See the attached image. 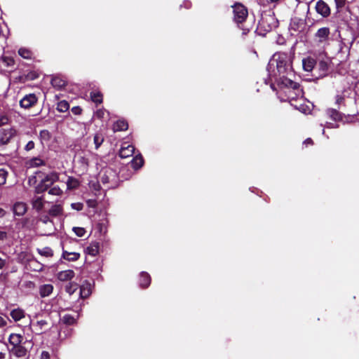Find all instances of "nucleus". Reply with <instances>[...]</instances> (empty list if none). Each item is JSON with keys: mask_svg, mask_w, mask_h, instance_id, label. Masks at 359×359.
I'll return each mask as SVG.
<instances>
[{"mask_svg": "<svg viewBox=\"0 0 359 359\" xmlns=\"http://www.w3.org/2000/svg\"><path fill=\"white\" fill-rule=\"evenodd\" d=\"M267 71L271 80H274L280 90L279 97L282 93L285 97H281L283 101L291 102L299 97H302V90L299 83L294 82L291 77L293 76L292 59L286 53H275L269 62Z\"/></svg>", "mask_w": 359, "mask_h": 359, "instance_id": "obj_1", "label": "nucleus"}, {"mask_svg": "<svg viewBox=\"0 0 359 359\" xmlns=\"http://www.w3.org/2000/svg\"><path fill=\"white\" fill-rule=\"evenodd\" d=\"M233 20L239 24L245 20L248 17V9L240 3L235 4L233 6Z\"/></svg>", "mask_w": 359, "mask_h": 359, "instance_id": "obj_2", "label": "nucleus"}, {"mask_svg": "<svg viewBox=\"0 0 359 359\" xmlns=\"http://www.w3.org/2000/svg\"><path fill=\"white\" fill-rule=\"evenodd\" d=\"M15 135V130L13 128L0 130V146L7 144Z\"/></svg>", "mask_w": 359, "mask_h": 359, "instance_id": "obj_3", "label": "nucleus"}, {"mask_svg": "<svg viewBox=\"0 0 359 359\" xmlns=\"http://www.w3.org/2000/svg\"><path fill=\"white\" fill-rule=\"evenodd\" d=\"M37 97L35 94L30 93L24 96L20 101V105L22 108L29 109L34 106L37 102Z\"/></svg>", "mask_w": 359, "mask_h": 359, "instance_id": "obj_4", "label": "nucleus"}, {"mask_svg": "<svg viewBox=\"0 0 359 359\" xmlns=\"http://www.w3.org/2000/svg\"><path fill=\"white\" fill-rule=\"evenodd\" d=\"M330 36V29L327 27L320 28L315 34L316 40L320 44L327 42Z\"/></svg>", "mask_w": 359, "mask_h": 359, "instance_id": "obj_5", "label": "nucleus"}, {"mask_svg": "<svg viewBox=\"0 0 359 359\" xmlns=\"http://www.w3.org/2000/svg\"><path fill=\"white\" fill-rule=\"evenodd\" d=\"M135 152V147L132 144H128L124 142L121 145V148L119 151V156L122 158H126L133 155Z\"/></svg>", "mask_w": 359, "mask_h": 359, "instance_id": "obj_6", "label": "nucleus"}, {"mask_svg": "<svg viewBox=\"0 0 359 359\" xmlns=\"http://www.w3.org/2000/svg\"><path fill=\"white\" fill-rule=\"evenodd\" d=\"M316 9L317 13L323 17H327L330 14V8L329 6L323 1L317 2Z\"/></svg>", "mask_w": 359, "mask_h": 359, "instance_id": "obj_7", "label": "nucleus"}, {"mask_svg": "<svg viewBox=\"0 0 359 359\" xmlns=\"http://www.w3.org/2000/svg\"><path fill=\"white\" fill-rule=\"evenodd\" d=\"M13 211L15 215L22 216L27 211V205L25 203L17 202L13 205Z\"/></svg>", "mask_w": 359, "mask_h": 359, "instance_id": "obj_8", "label": "nucleus"}, {"mask_svg": "<svg viewBox=\"0 0 359 359\" xmlns=\"http://www.w3.org/2000/svg\"><path fill=\"white\" fill-rule=\"evenodd\" d=\"M11 353L17 358H24L27 355V349L24 346L19 345L13 346Z\"/></svg>", "mask_w": 359, "mask_h": 359, "instance_id": "obj_9", "label": "nucleus"}, {"mask_svg": "<svg viewBox=\"0 0 359 359\" xmlns=\"http://www.w3.org/2000/svg\"><path fill=\"white\" fill-rule=\"evenodd\" d=\"M53 290V286L51 284H44L40 285L39 288V294L41 297H48Z\"/></svg>", "mask_w": 359, "mask_h": 359, "instance_id": "obj_10", "label": "nucleus"}, {"mask_svg": "<svg viewBox=\"0 0 359 359\" xmlns=\"http://www.w3.org/2000/svg\"><path fill=\"white\" fill-rule=\"evenodd\" d=\"M304 27V24L303 21L297 18L292 19L290 24V31H294L295 32H301Z\"/></svg>", "mask_w": 359, "mask_h": 359, "instance_id": "obj_11", "label": "nucleus"}, {"mask_svg": "<svg viewBox=\"0 0 359 359\" xmlns=\"http://www.w3.org/2000/svg\"><path fill=\"white\" fill-rule=\"evenodd\" d=\"M74 277V272L73 270H65L60 271L57 273V278L61 281H67Z\"/></svg>", "mask_w": 359, "mask_h": 359, "instance_id": "obj_12", "label": "nucleus"}, {"mask_svg": "<svg viewBox=\"0 0 359 359\" xmlns=\"http://www.w3.org/2000/svg\"><path fill=\"white\" fill-rule=\"evenodd\" d=\"M59 175L56 172H52L46 175L42 180L48 184V185L51 186L54 182L58 181Z\"/></svg>", "mask_w": 359, "mask_h": 359, "instance_id": "obj_13", "label": "nucleus"}, {"mask_svg": "<svg viewBox=\"0 0 359 359\" xmlns=\"http://www.w3.org/2000/svg\"><path fill=\"white\" fill-rule=\"evenodd\" d=\"M22 339L23 337L21 334L13 333L10 335L8 340L13 346H16L20 345Z\"/></svg>", "mask_w": 359, "mask_h": 359, "instance_id": "obj_14", "label": "nucleus"}, {"mask_svg": "<svg viewBox=\"0 0 359 359\" xmlns=\"http://www.w3.org/2000/svg\"><path fill=\"white\" fill-rule=\"evenodd\" d=\"M25 316V311L21 309H15L11 311V316L15 321L22 319Z\"/></svg>", "mask_w": 359, "mask_h": 359, "instance_id": "obj_15", "label": "nucleus"}, {"mask_svg": "<svg viewBox=\"0 0 359 359\" xmlns=\"http://www.w3.org/2000/svg\"><path fill=\"white\" fill-rule=\"evenodd\" d=\"M315 64V60L310 57L302 60L303 68L306 72H311L313 69Z\"/></svg>", "mask_w": 359, "mask_h": 359, "instance_id": "obj_16", "label": "nucleus"}, {"mask_svg": "<svg viewBox=\"0 0 359 359\" xmlns=\"http://www.w3.org/2000/svg\"><path fill=\"white\" fill-rule=\"evenodd\" d=\"M326 114L328 117L335 121H340L342 118L341 114L337 109H328L326 111Z\"/></svg>", "mask_w": 359, "mask_h": 359, "instance_id": "obj_17", "label": "nucleus"}, {"mask_svg": "<svg viewBox=\"0 0 359 359\" xmlns=\"http://www.w3.org/2000/svg\"><path fill=\"white\" fill-rule=\"evenodd\" d=\"M151 278L148 273L142 272L140 278V285L142 287H147L150 285Z\"/></svg>", "mask_w": 359, "mask_h": 359, "instance_id": "obj_18", "label": "nucleus"}, {"mask_svg": "<svg viewBox=\"0 0 359 359\" xmlns=\"http://www.w3.org/2000/svg\"><path fill=\"white\" fill-rule=\"evenodd\" d=\"M63 211L62 207L60 204L53 205L49 210L48 214L53 217L62 215Z\"/></svg>", "mask_w": 359, "mask_h": 359, "instance_id": "obj_19", "label": "nucleus"}, {"mask_svg": "<svg viewBox=\"0 0 359 359\" xmlns=\"http://www.w3.org/2000/svg\"><path fill=\"white\" fill-rule=\"evenodd\" d=\"M128 129V123L124 120L117 121L113 126L114 131H122Z\"/></svg>", "mask_w": 359, "mask_h": 359, "instance_id": "obj_20", "label": "nucleus"}, {"mask_svg": "<svg viewBox=\"0 0 359 359\" xmlns=\"http://www.w3.org/2000/svg\"><path fill=\"white\" fill-rule=\"evenodd\" d=\"M32 206L33 208L37 211H40L42 210L43 207V200L42 197L36 196L32 200Z\"/></svg>", "mask_w": 359, "mask_h": 359, "instance_id": "obj_21", "label": "nucleus"}, {"mask_svg": "<svg viewBox=\"0 0 359 359\" xmlns=\"http://www.w3.org/2000/svg\"><path fill=\"white\" fill-rule=\"evenodd\" d=\"M86 252L91 256H96L99 252V245L97 243H91L86 249Z\"/></svg>", "mask_w": 359, "mask_h": 359, "instance_id": "obj_22", "label": "nucleus"}, {"mask_svg": "<svg viewBox=\"0 0 359 359\" xmlns=\"http://www.w3.org/2000/svg\"><path fill=\"white\" fill-rule=\"evenodd\" d=\"M91 293L90 285L88 283L83 284L80 287V297L83 299L88 297Z\"/></svg>", "mask_w": 359, "mask_h": 359, "instance_id": "obj_23", "label": "nucleus"}, {"mask_svg": "<svg viewBox=\"0 0 359 359\" xmlns=\"http://www.w3.org/2000/svg\"><path fill=\"white\" fill-rule=\"evenodd\" d=\"M62 257L64 259L69 261H76L80 257V254L77 252H69L67 251H63Z\"/></svg>", "mask_w": 359, "mask_h": 359, "instance_id": "obj_24", "label": "nucleus"}, {"mask_svg": "<svg viewBox=\"0 0 359 359\" xmlns=\"http://www.w3.org/2000/svg\"><path fill=\"white\" fill-rule=\"evenodd\" d=\"M144 163L143 158L141 155H137L131 161V165L133 168L138 169L142 166Z\"/></svg>", "mask_w": 359, "mask_h": 359, "instance_id": "obj_25", "label": "nucleus"}, {"mask_svg": "<svg viewBox=\"0 0 359 359\" xmlns=\"http://www.w3.org/2000/svg\"><path fill=\"white\" fill-rule=\"evenodd\" d=\"M37 252L41 256H43V257H52L53 255V251L49 247H44L43 248H38L37 249Z\"/></svg>", "mask_w": 359, "mask_h": 359, "instance_id": "obj_26", "label": "nucleus"}, {"mask_svg": "<svg viewBox=\"0 0 359 359\" xmlns=\"http://www.w3.org/2000/svg\"><path fill=\"white\" fill-rule=\"evenodd\" d=\"M39 137L42 143H47L50 140L51 135L47 130H43L40 132Z\"/></svg>", "mask_w": 359, "mask_h": 359, "instance_id": "obj_27", "label": "nucleus"}, {"mask_svg": "<svg viewBox=\"0 0 359 359\" xmlns=\"http://www.w3.org/2000/svg\"><path fill=\"white\" fill-rule=\"evenodd\" d=\"M51 84L53 87L60 89L65 86V81L59 77H54L51 80Z\"/></svg>", "mask_w": 359, "mask_h": 359, "instance_id": "obj_28", "label": "nucleus"}, {"mask_svg": "<svg viewBox=\"0 0 359 359\" xmlns=\"http://www.w3.org/2000/svg\"><path fill=\"white\" fill-rule=\"evenodd\" d=\"M79 182L78 180L74 177H69L67 181V187L69 189H74L79 187Z\"/></svg>", "mask_w": 359, "mask_h": 359, "instance_id": "obj_29", "label": "nucleus"}, {"mask_svg": "<svg viewBox=\"0 0 359 359\" xmlns=\"http://www.w3.org/2000/svg\"><path fill=\"white\" fill-rule=\"evenodd\" d=\"M18 54L25 59H31L32 57V51L26 48H20L18 50Z\"/></svg>", "mask_w": 359, "mask_h": 359, "instance_id": "obj_30", "label": "nucleus"}, {"mask_svg": "<svg viewBox=\"0 0 359 359\" xmlns=\"http://www.w3.org/2000/svg\"><path fill=\"white\" fill-rule=\"evenodd\" d=\"M29 165L30 167H39L45 165V161L41 158L36 157L29 161Z\"/></svg>", "mask_w": 359, "mask_h": 359, "instance_id": "obj_31", "label": "nucleus"}, {"mask_svg": "<svg viewBox=\"0 0 359 359\" xmlns=\"http://www.w3.org/2000/svg\"><path fill=\"white\" fill-rule=\"evenodd\" d=\"M69 108V103L65 100L60 101L57 104V110L60 112H65Z\"/></svg>", "mask_w": 359, "mask_h": 359, "instance_id": "obj_32", "label": "nucleus"}, {"mask_svg": "<svg viewBox=\"0 0 359 359\" xmlns=\"http://www.w3.org/2000/svg\"><path fill=\"white\" fill-rule=\"evenodd\" d=\"M90 97L93 102L100 104L102 102V95L100 92H91Z\"/></svg>", "mask_w": 359, "mask_h": 359, "instance_id": "obj_33", "label": "nucleus"}, {"mask_svg": "<svg viewBox=\"0 0 359 359\" xmlns=\"http://www.w3.org/2000/svg\"><path fill=\"white\" fill-rule=\"evenodd\" d=\"M50 186L48 185V184L45 183L42 180L35 187V191L37 194L43 193L48 189Z\"/></svg>", "mask_w": 359, "mask_h": 359, "instance_id": "obj_34", "label": "nucleus"}, {"mask_svg": "<svg viewBox=\"0 0 359 359\" xmlns=\"http://www.w3.org/2000/svg\"><path fill=\"white\" fill-rule=\"evenodd\" d=\"M95 149H97L104 141V137L102 134L96 133L93 138Z\"/></svg>", "mask_w": 359, "mask_h": 359, "instance_id": "obj_35", "label": "nucleus"}, {"mask_svg": "<svg viewBox=\"0 0 359 359\" xmlns=\"http://www.w3.org/2000/svg\"><path fill=\"white\" fill-rule=\"evenodd\" d=\"M62 321L67 325H73L76 322V320L71 315L65 314L62 318Z\"/></svg>", "mask_w": 359, "mask_h": 359, "instance_id": "obj_36", "label": "nucleus"}, {"mask_svg": "<svg viewBox=\"0 0 359 359\" xmlns=\"http://www.w3.org/2000/svg\"><path fill=\"white\" fill-rule=\"evenodd\" d=\"M8 171L4 168L0 169V185H4L6 182Z\"/></svg>", "mask_w": 359, "mask_h": 359, "instance_id": "obj_37", "label": "nucleus"}, {"mask_svg": "<svg viewBox=\"0 0 359 359\" xmlns=\"http://www.w3.org/2000/svg\"><path fill=\"white\" fill-rule=\"evenodd\" d=\"M2 62L4 65L6 67H13L15 64L13 58L8 56L3 57Z\"/></svg>", "mask_w": 359, "mask_h": 359, "instance_id": "obj_38", "label": "nucleus"}, {"mask_svg": "<svg viewBox=\"0 0 359 359\" xmlns=\"http://www.w3.org/2000/svg\"><path fill=\"white\" fill-rule=\"evenodd\" d=\"M48 194L53 196H60L62 194V190L58 186H55L48 191Z\"/></svg>", "mask_w": 359, "mask_h": 359, "instance_id": "obj_39", "label": "nucleus"}, {"mask_svg": "<svg viewBox=\"0 0 359 359\" xmlns=\"http://www.w3.org/2000/svg\"><path fill=\"white\" fill-rule=\"evenodd\" d=\"M66 292L69 294H72L77 290V284L74 283H69L66 286Z\"/></svg>", "mask_w": 359, "mask_h": 359, "instance_id": "obj_40", "label": "nucleus"}, {"mask_svg": "<svg viewBox=\"0 0 359 359\" xmlns=\"http://www.w3.org/2000/svg\"><path fill=\"white\" fill-rule=\"evenodd\" d=\"M47 325V322L44 320H41L36 322L35 325H34L35 330L37 332H41L43 327Z\"/></svg>", "mask_w": 359, "mask_h": 359, "instance_id": "obj_41", "label": "nucleus"}, {"mask_svg": "<svg viewBox=\"0 0 359 359\" xmlns=\"http://www.w3.org/2000/svg\"><path fill=\"white\" fill-rule=\"evenodd\" d=\"M73 231L79 237H83L86 233V230L83 227H74Z\"/></svg>", "mask_w": 359, "mask_h": 359, "instance_id": "obj_42", "label": "nucleus"}, {"mask_svg": "<svg viewBox=\"0 0 359 359\" xmlns=\"http://www.w3.org/2000/svg\"><path fill=\"white\" fill-rule=\"evenodd\" d=\"M71 207L72 209L76 210L77 211H80L83 208V205L81 203H73L71 204Z\"/></svg>", "mask_w": 359, "mask_h": 359, "instance_id": "obj_43", "label": "nucleus"}, {"mask_svg": "<svg viewBox=\"0 0 359 359\" xmlns=\"http://www.w3.org/2000/svg\"><path fill=\"white\" fill-rule=\"evenodd\" d=\"M344 102V97L341 95H337L335 97V103L339 106Z\"/></svg>", "mask_w": 359, "mask_h": 359, "instance_id": "obj_44", "label": "nucleus"}, {"mask_svg": "<svg viewBox=\"0 0 359 359\" xmlns=\"http://www.w3.org/2000/svg\"><path fill=\"white\" fill-rule=\"evenodd\" d=\"M337 8H341L345 6L346 0H334Z\"/></svg>", "mask_w": 359, "mask_h": 359, "instance_id": "obj_45", "label": "nucleus"}, {"mask_svg": "<svg viewBox=\"0 0 359 359\" xmlns=\"http://www.w3.org/2000/svg\"><path fill=\"white\" fill-rule=\"evenodd\" d=\"M34 148V142L33 141H29L25 147V149L26 151H30Z\"/></svg>", "mask_w": 359, "mask_h": 359, "instance_id": "obj_46", "label": "nucleus"}, {"mask_svg": "<svg viewBox=\"0 0 359 359\" xmlns=\"http://www.w3.org/2000/svg\"><path fill=\"white\" fill-rule=\"evenodd\" d=\"M50 353L46 351H43L41 353L39 359H50Z\"/></svg>", "mask_w": 359, "mask_h": 359, "instance_id": "obj_47", "label": "nucleus"}, {"mask_svg": "<svg viewBox=\"0 0 359 359\" xmlns=\"http://www.w3.org/2000/svg\"><path fill=\"white\" fill-rule=\"evenodd\" d=\"M7 325V320L5 318L0 316V327H4Z\"/></svg>", "mask_w": 359, "mask_h": 359, "instance_id": "obj_48", "label": "nucleus"}, {"mask_svg": "<svg viewBox=\"0 0 359 359\" xmlns=\"http://www.w3.org/2000/svg\"><path fill=\"white\" fill-rule=\"evenodd\" d=\"M72 111L74 114H80L81 112V109L79 107H75L72 109Z\"/></svg>", "mask_w": 359, "mask_h": 359, "instance_id": "obj_49", "label": "nucleus"}, {"mask_svg": "<svg viewBox=\"0 0 359 359\" xmlns=\"http://www.w3.org/2000/svg\"><path fill=\"white\" fill-rule=\"evenodd\" d=\"M326 128H337V124H333V123H325V126Z\"/></svg>", "mask_w": 359, "mask_h": 359, "instance_id": "obj_50", "label": "nucleus"}, {"mask_svg": "<svg viewBox=\"0 0 359 359\" xmlns=\"http://www.w3.org/2000/svg\"><path fill=\"white\" fill-rule=\"evenodd\" d=\"M6 214V211L2 208H0V218H2L4 217Z\"/></svg>", "mask_w": 359, "mask_h": 359, "instance_id": "obj_51", "label": "nucleus"}, {"mask_svg": "<svg viewBox=\"0 0 359 359\" xmlns=\"http://www.w3.org/2000/svg\"><path fill=\"white\" fill-rule=\"evenodd\" d=\"M6 237V233L5 231H0V241L4 240Z\"/></svg>", "mask_w": 359, "mask_h": 359, "instance_id": "obj_52", "label": "nucleus"}, {"mask_svg": "<svg viewBox=\"0 0 359 359\" xmlns=\"http://www.w3.org/2000/svg\"><path fill=\"white\" fill-rule=\"evenodd\" d=\"M6 260L0 258V269H2L6 265Z\"/></svg>", "mask_w": 359, "mask_h": 359, "instance_id": "obj_53", "label": "nucleus"}, {"mask_svg": "<svg viewBox=\"0 0 359 359\" xmlns=\"http://www.w3.org/2000/svg\"><path fill=\"white\" fill-rule=\"evenodd\" d=\"M311 143H312V140L311 138H308L304 142V144H311Z\"/></svg>", "mask_w": 359, "mask_h": 359, "instance_id": "obj_54", "label": "nucleus"}, {"mask_svg": "<svg viewBox=\"0 0 359 359\" xmlns=\"http://www.w3.org/2000/svg\"><path fill=\"white\" fill-rule=\"evenodd\" d=\"M301 111L304 112V113H306V110L304 107V106H300L299 108H298Z\"/></svg>", "mask_w": 359, "mask_h": 359, "instance_id": "obj_55", "label": "nucleus"}, {"mask_svg": "<svg viewBox=\"0 0 359 359\" xmlns=\"http://www.w3.org/2000/svg\"><path fill=\"white\" fill-rule=\"evenodd\" d=\"M35 180V177H29V183L30 184L32 182V180Z\"/></svg>", "mask_w": 359, "mask_h": 359, "instance_id": "obj_56", "label": "nucleus"}, {"mask_svg": "<svg viewBox=\"0 0 359 359\" xmlns=\"http://www.w3.org/2000/svg\"><path fill=\"white\" fill-rule=\"evenodd\" d=\"M4 357V354L3 353H0V358H2Z\"/></svg>", "mask_w": 359, "mask_h": 359, "instance_id": "obj_57", "label": "nucleus"}, {"mask_svg": "<svg viewBox=\"0 0 359 359\" xmlns=\"http://www.w3.org/2000/svg\"><path fill=\"white\" fill-rule=\"evenodd\" d=\"M48 221V219L47 217H46V219L43 220V222L46 223Z\"/></svg>", "mask_w": 359, "mask_h": 359, "instance_id": "obj_58", "label": "nucleus"}]
</instances>
